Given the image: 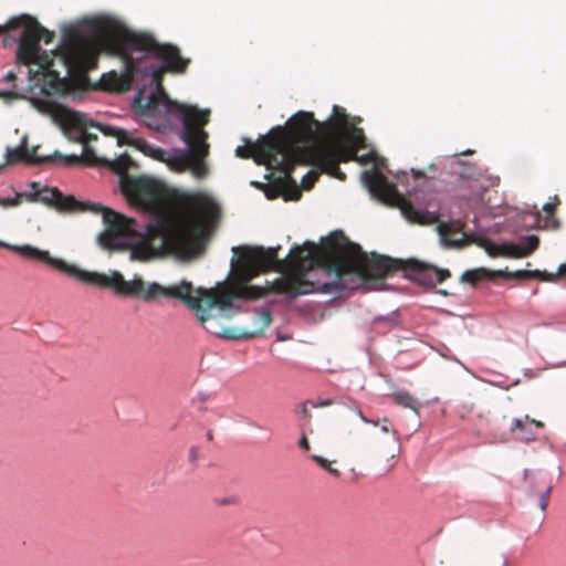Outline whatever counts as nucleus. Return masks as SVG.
I'll list each match as a JSON object with an SVG mask.
<instances>
[{
  "instance_id": "nucleus-33",
  "label": "nucleus",
  "mask_w": 566,
  "mask_h": 566,
  "mask_svg": "<svg viewBox=\"0 0 566 566\" xmlns=\"http://www.w3.org/2000/svg\"><path fill=\"white\" fill-rule=\"evenodd\" d=\"M312 407L313 408H319V407H329L333 405V400L332 399H325V400H321L319 402H311Z\"/></svg>"
},
{
  "instance_id": "nucleus-26",
  "label": "nucleus",
  "mask_w": 566,
  "mask_h": 566,
  "mask_svg": "<svg viewBox=\"0 0 566 566\" xmlns=\"http://www.w3.org/2000/svg\"><path fill=\"white\" fill-rule=\"evenodd\" d=\"M552 489H553L552 484L549 482H545V483H543V486L538 490V493H539L538 505L543 512L547 509Z\"/></svg>"
},
{
  "instance_id": "nucleus-40",
  "label": "nucleus",
  "mask_w": 566,
  "mask_h": 566,
  "mask_svg": "<svg viewBox=\"0 0 566 566\" xmlns=\"http://www.w3.org/2000/svg\"><path fill=\"white\" fill-rule=\"evenodd\" d=\"M502 566H506V563H505V562H503Z\"/></svg>"
},
{
  "instance_id": "nucleus-5",
  "label": "nucleus",
  "mask_w": 566,
  "mask_h": 566,
  "mask_svg": "<svg viewBox=\"0 0 566 566\" xmlns=\"http://www.w3.org/2000/svg\"><path fill=\"white\" fill-rule=\"evenodd\" d=\"M22 28L17 49V60L24 64H35L43 74L60 77L55 69L59 63L66 76H83L97 66L103 43L95 38H87L73 28L63 30L61 43L54 51H41L40 23L29 14L10 19L0 25V34Z\"/></svg>"
},
{
  "instance_id": "nucleus-20",
  "label": "nucleus",
  "mask_w": 566,
  "mask_h": 566,
  "mask_svg": "<svg viewBox=\"0 0 566 566\" xmlns=\"http://www.w3.org/2000/svg\"><path fill=\"white\" fill-rule=\"evenodd\" d=\"M379 423L377 427H380V430L384 433L390 434L389 438V449L384 452V455H389L390 458H395L399 453V434L396 429H394L390 424L389 419L382 418L381 420H377Z\"/></svg>"
},
{
  "instance_id": "nucleus-12",
  "label": "nucleus",
  "mask_w": 566,
  "mask_h": 566,
  "mask_svg": "<svg viewBox=\"0 0 566 566\" xmlns=\"http://www.w3.org/2000/svg\"><path fill=\"white\" fill-rule=\"evenodd\" d=\"M0 247L10 249L11 251L20 254L21 256L29 259V260H36L42 263H45L50 265L51 268L67 274L71 277H74L76 280L80 279L82 269L66 263L62 259L53 258L50 255L49 251L40 250L35 247L24 244V245H10L8 243H4L0 241Z\"/></svg>"
},
{
  "instance_id": "nucleus-25",
  "label": "nucleus",
  "mask_w": 566,
  "mask_h": 566,
  "mask_svg": "<svg viewBox=\"0 0 566 566\" xmlns=\"http://www.w3.org/2000/svg\"><path fill=\"white\" fill-rule=\"evenodd\" d=\"M312 459L325 471H327L329 474H332L335 478H338L340 475V472L338 469L333 467L334 461H328L327 459L321 457V455H312Z\"/></svg>"
},
{
  "instance_id": "nucleus-13",
  "label": "nucleus",
  "mask_w": 566,
  "mask_h": 566,
  "mask_svg": "<svg viewBox=\"0 0 566 566\" xmlns=\"http://www.w3.org/2000/svg\"><path fill=\"white\" fill-rule=\"evenodd\" d=\"M105 136L115 137L118 146H132L142 151L144 155L149 156L154 159L163 160L165 150L148 144L145 139L137 136L135 132L126 130L123 128L97 125L96 126Z\"/></svg>"
},
{
  "instance_id": "nucleus-34",
  "label": "nucleus",
  "mask_w": 566,
  "mask_h": 566,
  "mask_svg": "<svg viewBox=\"0 0 566 566\" xmlns=\"http://www.w3.org/2000/svg\"><path fill=\"white\" fill-rule=\"evenodd\" d=\"M15 80H17V76H15L14 72H12V71H9L3 77V81L7 83H11L13 87L15 86V84H14Z\"/></svg>"
},
{
  "instance_id": "nucleus-32",
  "label": "nucleus",
  "mask_w": 566,
  "mask_h": 566,
  "mask_svg": "<svg viewBox=\"0 0 566 566\" xmlns=\"http://www.w3.org/2000/svg\"><path fill=\"white\" fill-rule=\"evenodd\" d=\"M357 416H358V417H359V419H360L363 422H365V423H370V424H373V426H378V423H379L378 421H375V420H371V419L367 418V417L363 413V411H361V410H359V409L357 410Z\"/></svg>"
},
{
  "instance_id": "nucleus-15",
  "label": "nucleus",
  "mask_w": 566,
  "mask_h": 566,
  "mask_svg": "<svg viewBox=\"0 0 566 566\" xmlns=\"http://www.w3.org/2000/svg\"><path fill=\"white\" fill-rule=\"evenodd\" d=\"M38 147H33L31 149L27 146V137H23L21 140V145L15 148L8 147L6 151V163L8 165H15L21 161H28L32 164H43V163H52L54 161V157H40L36 154Z\"/></svg>"
},
{
  "instance_id": "nucleus-35",
  "label": "nucleus",
  "mask_w": 566,
  "mask_h": 566,
  "mask_svg": "<svg viewBox=\"0 0 566 566\" xmlns=\"http://www.w3.org/2000/svg\"><path fill=\"white\" fill-rule=\"evenodd\" d=\"M513 277L516 279H528L530 276V270H518L512 274Z\"/></svg>"
},
{
  "instance_id": "nucleus-17",
  "label": "nucleus",
  "mask_w": 566,
  "mask_h": 566,
  "mask_svg": "<svg viewBox=\"0 0 566 566\" xmlns=\"http://www.w3.org/2000/svg\"><path fill=\"white\" fill-rule=\"evenodd\" d=\"M438 231L442 242L450 248H464L471 240L470 237L461 231V226L449 222H440Z\"/></svg>"
},
{
  "instance_id": "nucleus-6",
  "label": "nucleus",
  "mask_w": 566,
  "mask_h": 566,
  "mask_svg": "<svg viewBox=\"0 0 566 566\" xmlns=\"http://www.w3.org/2000/svg\"><path fill=\"white\" fill-rule=\"evenodd\" d=\"M291 125L296 140H300L302 165L316 167L342 181L346 175L339 169L340 163H366L369 157L359 158L357 151L365 146L361 128L348 132L346 126L337 132L331 122H319L313 113L300 111L291 117Z\"/></svg>"
},
{
  "instance_id": "nucleus-24",
  "label": "nucleus",
  "mask_w": 566,
  "mask_h": 566,
  "mask_svg": "<svg viewBox=\"0 0 566 566\" xmlns=\"http://www.w3.org/2000/svg\"><path fill=\"white\" fill-rule=\"evenodd\" d=\"M333 117L334 119H329L328 122L334 123L336 125L337 132L343 130V128L347 126V116L343 108L334 106Z\"/></svg>"
},
{
  "instance_id": "nucleus-22",
  "label": "nucleus",
  "mask_w": 566,
  "mask_h": 566,
  "mask_svg": "<svg viewBox=\"0 0 566 566\" xmlns=\"http://www.w3.org/2000/svg\"><path fill=\"white\" fill-rule=\"evenodd\" d=\"M559 205L557 196L554 197V202H547L544 205L543 210L546 212V227L553 230H557L560 227L559 220L555 217V211Z\"/></svg>"
},
{
  "instance_id": "nucleus-31",
  "label": "nucleus",
  "mask_w": 566,
  "mask_h": 566,
  "mask_svg": "<svg viewBox=\"0 0 566 566\" xmlns=\"http://www.w3.org/2000/svg\"><path fill=\"white\" fill-rule=\"evenodd\" d=\"M308 403H310L308 401H307V402H305V403H303V405H302V407H301V411H300V412H301L302 418H303L304 420H306V421H310V420H311V418H312V413H311V411H310V410H308V408H307V405H308Z\"/></svg>"
},
{
  "instance_id": "nucleus-37",
  "label": "nucleus",
  "mask_w": 566,
  "mask_h": 566,
  "mask_svg": "<svg viewBox=\"0 0 566 566\" xmlns=\"http://www.w3.org/2000/svg\"><path fill=\"white\" fill-rule=\"evenodd\" d=\"M17 95L14 91H0V97H17Z\"/></svg>"
},
{
  "instance_id": "nucleus-16",
  "label": "nucleus",
  "mask_w": 566,
  "mask_h": 566,
  "mask_svg": "<svg viewBox=\"0 0 566 566\" xmlns=\"http://www.w3.org/2000/svg\"><path fill=\"white\" fill-rule=\"evenodd\" d=\"M543 428L544 423L542 421L525 416L524 418H515L512 421L511 433L516 440L531 442L536 439V431L534 429Z\"/></svg>"
},
{
  "instance_id": "nucleus-27",
  "label": "nucleus",
  "mask_w": 566,
  "mask_h": 566,
  "mask_svg": "<svg viewBox=\"0 0 566 566\" xmlns=\"http://www.w3.org/2000/svg\"><path fill=\"white\" fill-rule=\"evenodd\" d=\"M559 275H560L559 272L557 274H552V273H547V272H542L539 270H533V271L530 270V276H527V277L528 279H537L541 281L554 282L558 279Z\"/></svg>"
},
{
  "instance_id": "nucleus-4",
  "label": "nucleus",
  "mask_w": 566,
  "mask_h": 566,
  "mask_svg": "<svg viewBox=\"0 0 566 566\" xmlns=\"http://www.w3.org/2000/svg\"><path fill=\"white\" fill-rule=\"evenodd\" d=\"M103 49L119 56L124 63L120 73L112 71L104 74L102 85L106 91L124 93L132 88L134 78L151 77L156 92L145 98L139 92L135 104L146 116H156L161 112L177 116V106H186L171 101L164 90L163 81L166 73H186L190 59L182 57L178 46L170 43H159L151 34L127 31L122 35L108 38Z\"/></svg>"
},
{
  "instance_id": "nucleus-7",
  "label": "nucleus",
  "mask_w": 566,
  "mask_h": 566,
  "mask_svg": "<svg viewBox=\"0 0 566 566\" xmlns=\"http://www.w3.org/2000/svg\"><path fill=\"white\" fill-rule=\"evenodd\" d=\"M298 149L300 140H296L290 118L285 126L272 128L256 143L238 146L235 155L244 159L253 157L258 164L282 172L286 181H292L294 187V196L286 197V199H298L301 192L292 179L295 166L302 165Z\"/></svg>"
},
{
  "instance_id": "nucleus-28",
  "label": "nucleus",
  "mask_w": 566,
  "mask_h": 566,
  "mask_svg": "<svg viewBox=\"0 0 566 566\" xmlns=\"http://www.w3.org/2000/svg\"><path fill=\"white\" fill-rule=\"evenodd\" d=\"M319 174L316 171H308L302 179V187L310 190L317 181Z\"/></svg>"
},
{
  "instance_id": "nucleus-11",
  "label": "nucleus",
  "mask_w": 566,
  "mask_h": 566,
  "mask_svg": "<svg viewBox=\"0 0 566 566\" xmlns=\"http://www.w3.org/2000/svg\"><path fill=\"white\" fill-rule=\"evenodd\" d=\"M30 191L17 192L13 198H0V206L4 208L18 207L22 199L29 202H40L49 208H53L61 213H74L83 208V203L73 196L63 195L57 188L41 185V182H30Z\"/></svg>"
},
{
  "instance_id": "nucleus-39",
  "label": "nucleus",
  "mask_w": 566,
  "mask_h": 566,
  "mask_svg": "<svg viewBox=\"0 0 566 566\" xmlns=\"http://www.w3.org/2000/svg\"><path fill=\"white\" fill-rule=\"evenodd\" d=\"M196 457H197L196 450H193V449H192V450L190 451V458H191V460H195V459H196Z\"/></svg>"
},
{
  "instance_id": "nucleus-8",
  "label": "nucleus",
  "mask_w": 566,
  "mask_h": 566,
  "mask_svg": "<svg viewBox=\"0 0 566 566\" xmlns=\"http://www.w3.org/2000/svg\"><path fill=\"white\" fill-rule=\"evenodd\" d=\"M177 116L182 123L180 138L189 148L182 161L196 177L203 178L208 174L203 159L209 153L208 133L203 127L209 123L210 111L199 109L197 106H177Z\"/></svg>"
},
{
  "instance_id": "nucleus-30",
  "label": "nucleus",
  "mask_w": 566,
  "mask_h": 566,
  "mask_svg": "<svg viewBox=\"0 0 566 566\" xmlns=\"http://www.w3.org/2000/svg\"><path fill=\"white\" fill-rule=\"evenodd\" d=\"M96 139H97V135L90 133L86 129H84L82 132L81 137H80L82 145H85V144L90 145L91 142L96 140Z\"/></svg>"
},
{
  "instance_id": "nucleus-3",
  "label": "nucleus",
  "mask_w": 566,
  "mask_h": 566,
  "mask_svg": "<svg viewBox=\"0 0 566 566\" xmlns=\"http://www.w3.org/2000/svg\"><path fill=\"white\" fill-rule=\"evenodd\" d=\"M280 248L263 247H242L233 248V252L238 254L235 276L239 284L235 287L222 285L217 289H190L185 297H178L190 310L196 312L198 321L203 328L212 335L224 339H253L263 334L272 323V314L266 308L255 311L252 329H231L224 326L223 319L226 315L223 311L231 307L237 298L259 300L271 293L282 294L274 290L275 283L266 282L265 286L249 285L248 283L262 272L271 269L279 272L277 266L281 261L277 258Z\"/></svg>"
},
{
  "instance_id": "nucleus-1",
  "label": "nucleus",
  "mask_w": 566,
  "mask_h": 566,
  "mask_svg": "<svg viewBox=\"0 0 566 566\" xmlns=\"http://www.w3.org/2000/svg\"><path fill=\"white\" fill-rule=\"evenodd\" d=\"M107 165L119 176L120 191L128 202L155 214V219L146 226L145 235H140L135 219L101 205L83 202L81 211L103 214L105 230L97 237L98 244L108 251L129 250L130 261L139 262L156 255L154 242L157 240L161 249L177 255L195 254L193 223H210L219 217L214 200L201 192H179L149 176L128 175L134 161L126 153Z\"/></svg>"
},
{
  "instance_id": "nucleus-29",
  "label": "nucleus",
  "mask_w": 566,
  "mask_h": 566,
  "mask_svg": "<svg viewBox=\"0 0 566 566\" xmlns=\"http://www.w3.org/2000/svg\"><path fill=\"white\" fill-rule=\"evenodd\" d=\"M40 29H41L40 40H43L45 44L52 43L53 40H54V36H55L54 32L53 31H49L48 29H45L41 24H40Z\"/></svg>"
},
{
  "instance_id": "nucleus-36",
  "label": "nucleus",
  "mask_w": 566,
  "mask_h": 566,
  "mask_svg": "<svg viewBox=\"0 0 566 566\" xmlns=\"http://www.w3.org/2000/svg\"><path fill=\"white\" fill-rule=\"evenodd\" d=\"M298 446L300 448L304 449V450H310V442L307 440V438L305 436H303L298 442Z\"/></svg>"
},
{
  "instance_id": "nucleus-18",
  "label": "nucleus",
  "mask_w": 566,
  "mask_h": 566,
  "mask_svg": "<svg viewBox=\"0 0 566 566\" xmlns=\"http://www.w3.org/2000/svg\"><path fill=\"white\" fill-rule=\"evenodd\" d=\"M54 159L60 158L63 159L69 165H78L84 164L86 166H104L109 169V166L107 165V161H114L115 159H107L103 157H98L95 154V150L90 145H83L82 154L78 155H71L63 157L59 151H55L53 154Z\"/></svg>"
},
{
  "instance_id": "nucleus-14",
  "label": "nucleus",
  "mask_w": 566,
  "mask_h": 566,
  "mask_svg": "<svg viewBox=\"0 0 566 566\" xmlns=\"http://www.w3.org/2000/svg\"><path fill=\"white\" fill-rule=\"evenodd\" d=\"M539 239L535 234L526 235L520 243H502L495 247L496 254L505 258H525L537 250Z\"/></svg>"
},
{
  "instance_id": "nucleus-38",
  "label": "nucleus",
  "mask_w": 566,
  "mask_h": 566,
  "mask_svg": "<svg viewBox=\"0 0 566 566\" xmlns=\"http://www.w3.org/2000/svg\"><path fill=\"white\" fill-rule=\"evenodd\" d=\"M559 274L562 275H565L566 276V263L565 264H562L559 266Z\"/></svg>"
},
{
  "instance_id": "nucleus-23",
  "label": "nucleus",
  "mask_w": 566,
  "mask_h": 566,
  "mask_svg": "<svg viewBox=\"0 0 566 566\" xmlns=\"http://www.w3.org/2000/svg\"><path fill=\"white\" fill-rule=\"evenodd\" d=\"M488 277H491V274L488 270L485 269H475V270H468L465 271L462 276H461V280L465 283H470L472 285H475L478 284L480 281L484 280V279H488Z\"/></svg>"
},
{
  "instance_id": "nucleus-19",
  "label": "nucleus",
  "mask_w": 566,
  "mask_h": 566,
  "mask_svg": "<svg viewBox=\"0 0 566 566\" xmlns=\"http://www.w3.org/2000/svg\"><path fill=\"white\" fill-rule=\"evenodd\" d=\"M43 106L48 113L65 125L86 126V123L80 113L72 112L54 102H43Z\"/></svg>"
},
{
  "instance_id": "nucleus-21",
  "label": "nucleus",
  "mask_w": 566,
  "mask_h": 566,
  "mask_svg": "<svg viewBox=\"0 0 566 566\" xmlns=\"http://www.w3.org/2000/svg\"><path fill=\"white\" fill-rule=\"evenodd\" d=\"M391 398L397 406L410 409L416 413H419L421 403L408 391L398 390L392 392Z\"/></svg>"
},
{
  "instance_id": "nucleus-10",
  "label": "nucleus",
  "mask_w": 566,
  "mask_h": 566,
  "mask_svg": "<svg viewBox=\"0 0 566 566\" xmlns=\"http://www.w3.org/2000/svg\"><path fill=\"white\" fill-rule=\"evenodd\" d=\"M361 179L373 197L388 206L399 208L408 221L419 224H432L438 221L437 212L415 208L398 191L397 187L389 182L387 177L377 169L364 171Z\"/></svg>"
},
{
  "instance_id": "nucleus-2",
  "label": "nucleus",
  "mask_w": 566,
  "mask_h": 566,
  "mask_svg": "<svg viewBox=\"0 0 566 566\" xmlns=\"http://www.w3.org/2000/svg\"><path fill=\"white\" fill-rule=\"evenodd\" d=\"M277 269L284 275L279 277L274 290L292 297L314 292L340 294L348 287L347 277L354 275L370 280L402 271L407 277L427 287H433L451 275L449 270L417 259L368 255L340 231L332 233L321 248L310 241L294 245Z\"/></svg>"
},
{
  "instance_id": "nucleus-9",
  "label": "nucleus",
  "mask_w": 566,
  "mask_h": 566,
  "mask_svg": "<svg viewBox=\"0 0 566 566\" xmlns=\"http://www.w3.org/2000/svg\"><path fill=\"white\" fill-rule=\"evenodd\" d=\"M78 281L91 285L113 289L117 294L127 296H138L146 301H153L158 296L185 297L190 289V282L181 281L179 284L163 286L158 283H151L146 286L140 277L126 281L119 272H112L109 275L82 270Z\"/></svg>"
}]
</instances>
